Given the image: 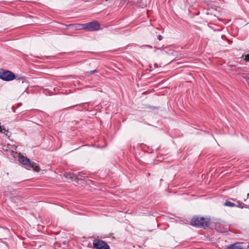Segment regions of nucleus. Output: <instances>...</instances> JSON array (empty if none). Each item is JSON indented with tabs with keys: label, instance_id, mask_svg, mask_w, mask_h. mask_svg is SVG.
<instances>
[{
	"label": "nucleus",
	"instance_id": "1",
	"mask_svg": "<svg viewBox=\"0 0 249 249\" xmlns=\"http://www.w3.org/2000/svg\"><path fill=\"white\" fill-rule=\"evenodd\" d=\"M19 161L22 164L26 166L27 167L32 168L34 171L39 172L40 170L39 167L34 162H31L27 158L20 156L18 159Z\"/></svg>",
	"mask_w": 249,
	"mask_h": 249
},
{
	"label": "nucleus",
	"instance_id": "2",
	"mask_svg": "<svg viewBox=\"0 0 249 249\" xmlns=\"http://www.w3.org/2000/svg\"><path fill=\"white\" fill-rule=\"evenodd\" d=\"M82 28L89 31H96L100 30V23L97 21H93L82 25Z\"/></svg>",
	"mask_w": 249,
	"mask_h": 249
},
{
	"label": "nucleus",
	"instance_id": "3",
	"mask_svg": "<svg viewBox=\"0 0 249 249\" xmlns=\"http://www.w3.org/2000/svg\"><path fill=\"white\" fill-rule=\"evenodd\" d=\"M191 225L197 227H206L207 222L203 217H194L191 220Z\"/></svg>",
	"mask_w": 249,
	"mask_h": 249
},
{
	"label": "nucleus",
	"instance_id": "4",
	"mask_svg": "<svg viewBox=\"0 0 249 249\" xmlns=\"http://www.w3.org/2000/svg\"><path fill=\"white\" fill-rule=\"evenodd\" d=\"M0 78L4 81H10L16 78V76L12 71L8 70L0 71Z\"/></svg>",
	"mask_w": 249,
	"mask_h": 249
},
{
	"label": "nucleus",
	"instance_id": "5",
	"mask_svg": "<svg viewBox=\"0 0 249 249\" xmlns=\"http://www.w3.org/2000/svg\"><path fill=\"white\" fill-rule=\"evenodd\" d=\"M93 245L94 248L96 249H110L109 246L103 240H94Z\"/></svg>",
	"mask_w": 249,
	"mask_h": 249
},
{
	"label": "nucleus",
	"instance_id": "6",
	"mask_svg": "<svg viewBox=\"0 0 249 249\" xmlns=\"http://www.w3.org/2000/svg\"><path fill=\"white\" fill-rule=\"evenodd\" d=\"M228 249H249V248H246L242 243L237 242L229 245Z\"/></svg>",
	"mask_w": 249,
	"mask_h": 249
},
{
	"label": "nucleus",
	"instance_id": "7",
	"mask_svg": "<svg viewBox=\"0 0 249 249\" xmlns=\"http://www.w3.org/2000/svg\"><path fill=\"white\" fill-rule=\"evenodd\" d=\"M224 205L230 207H233L235 206V204L234 203L229 201H226L224 203Z\"/></svg>",
	"mask_w": 249,
	"mask_h": 249
},
{
	"label": "nucleus",
	"instance_id": "8",
	"mask_svg": "<svg viewBox=\"0 0 249 249\" xmlns=\"http://www.w3.org/2000/svg\"><path fill=\"white\" fill-rule=\"evenodd\" d=\"M85 103H82V104H79V105H75V106H71L70 107H77V106L83 107L85 105Z\"/></svg>",
	"mask_w": 249,
	"mask_h": 249
},
{
	"label": "nucleus",
	"instance_id": "9",
	"mask_svg": "<svg viewBox=\"0 0 249 249\" xmlns=\"http://www.w3.org/2000/svg\"><path fill=\"white\" fill-rule=\"evenodd\" d=\"M97 71H98L97 70H93V71H90L88 72V73H89V74H93V73H94L95 72H97Z\"/></svg>",
	"mask_w": 249,
	"mask_h": 249
},
{
	"label": "nucleus",
	"instance_id": "10",
	"mask_svg": "<svg viewBox=\"0 0 249 249\" xmlns=\"http://www.w3.org/2000/svg\"><path fill=\"white\" fill-rule=\"evenodd\" d=\"M244 60H246V61H249V54L245 55Z\"/></svg>",
	"mask_w": 249,
	"mask_h": 249
},
{
	"label": "nucleus",
	"instance_id": "11",
	"mask_svg": "<svg viewBox=\"0 0 249 249\" xmlns=\"http://www.w3.org/2000/svg\"><path fill=\"white\" fill-rule=\"evenodd\" d=\"M158 39L159 40H161L162 39V36H161V35H159L158 36Z\"/></svg>",
	"mask_w": 249,
	"mask_h": 249
},
{
	"label": "nucleus",
	"instance_id": "12",
	"mask_svg": "<svg viewBox=\"0 0 249 249\" xmlns=\"http://www.w3.org/2000/svg\"><path fill=\"white\" fill-rule=\"evenodd\" d=\"M235 206L238 207L239 208H243V207L241 206V204L239 203L238 205H235Z\"/></svg>",
	"mask_w": 249,
	"mask_h": 249
},
{
	"label": "nucleus",
	"instance_id": "13",
	"mask_svg": "<svg viewBox=\"0 0 249 249\" xmlns=\"http://www.w3.org/2000/svg\"><path fill=\"white\" fill-rule=\"evenodd\" d=\"M145 46L150 49L152 48V46L150 45H146Z\"/></svg>",
	"mask_w": 249,
	"mask_h": 249
},
{
	"label": "nucleus",
	"instance_id": "14",
	"mask_svg": "<svg viewBox=\"0 0 249 249\" xmlns=\"http://www.w3.org/2000/svg\"><path fill=\"white\" fill-rule=\"evenodd\" d=\"M247 196H248V197H247V198H248L249 197V193H248V195H247Z\"/></svg>",
	"mask_w": 249,
	"mask_h": 249
},
{
	"label": "nucleus",
	"instance_id": "15",
	"mask_svg": "<svg viewBox=\"0 0 249 249\" xmlns=\"http://www.w3.org/2000/svg\"><path fill=\"white\" fill-rule=\"evenodd\" d=\"M1 126L0 125V131H1Z\"/></svg>",
	"mask_w": 249,
	"mask_h": 249
}]
</instances>
